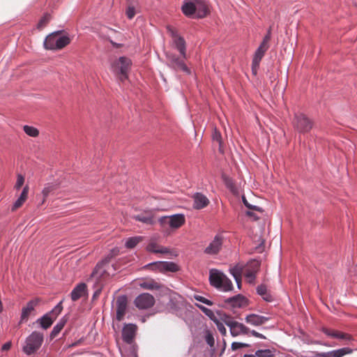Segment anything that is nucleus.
I'll return each mask as SVG.
<instances>
[{"instance_id": "1", "label": "nucleus", "mask_w": 357, "mask_h": 357, "mask_svg": "<svg viewBox=\"0 0 357 357\" xmlns=\"http://www.w3.org/2000/svg\"><path fill=\"white\" fill-rule=\"evenodd\" d=\"M181 10L186 17L192 19H202L209 13L208 5L204 0H184Z\"/></svg>"}, {"instance_id": "2", "label": "nucleus", "mask_w": 357, "mask_h": 357, "mask_svg": "<svg viewBox=\"0 0 357 357\" xmlns=\"http://www.w3.org/2000/svg\"><path fill=\"white\" fill-rule=\"evenodd\" d=\"M208 280L210 284L219 291L227 292L233 289L231 280L223 272L216 268L210 269Z\"/></svg>"}, {"instance_id": "3", "label": "nucleus", "mask_w": 357, "mask_h": 357, "mask_svg": "<svg viewBox=\"0 0 357 357\" xmlns=\"http://www.w3.org/2000/svg\"><path fill=\"white\" fill-rule=\"evenodd\" d=\"M144 268L149 269L162 274L176 273L180 270L179 266L174 261H156L147 264Z\"/></svg>"}, {"instance_id": "4", "label": "nucleus", "mask_w": 357, "mask_h": 357, "mask_svg": "<svg viewBox=\"0 0 357 357\" xmlns=\"http://www.w3.org/2000/svg\"><path fill=\"white\" fill-rule=\"evenodd\" d=\"M62 303L63 301H61L52 310L38 318L36 323L38 324L40 327L44 330L49 328L61 314L63 310Z\"/></svg>"}, {"instance_id": "5", "label": "nucleus", "mask_w": 357, "mask_h": 357, "mask_svg": "<svg viewBox=\"0 0 357 357\" xmlns=\"http://www.w3.org/2000/svg\"><path fill=\"white\" fill-rule=\"evenodd\" d=\"M294 129L300 134L308 133L313 128V121L302 112L294 114L292 121Z\"/></svg>"}, {"instance_id": "6", "label": "nucleus", "mask_w": 357, "mask_h": 357, "mask_svg": "<svg viewBox=\"0 0 357 357\" xmlns=\"http://www.w3.org/2000/svg\"><path fill=\"white\" fill-rule=\"evenodd\" d=\"M44 336L42 333L33 331L26 338V345L23 347V351L26 355H31L36 351L42 345Z\"/></svg>"}, {"instance_id": "7", "label": "nucleus", "mask_w": 357, "mask_h": 357, "mask_svg": "<svg viewBox=\"0 0 357 357\" xmlns=\"http://www.w3.org/2000/svg\"><path fill=\"white\" fill-rule=\"evenodd\" d=\"M131 66V59L122 56L112 63V67L114 73L120 75L121 76V79L123 81L128 78V74Z\"/></svg>"}, {"instance_id": "8", "label": "nucleus", "mask_w": 357, "mask_h": 357, "mask_svg": "<svg viewBox=\"0 0 357 357\" xmlns=\"http://www.w3.org/2000/svg\"><path fill=\"white\" fill-rule=\"evenodd\" d=\"M262 230L259 229L258 231L254 232L252 231V236L250 232L247 231V235H249L250 238L252 241V245H249V248L247 247V250H250L252 252H255L257 253H262L264 250L265 246V240L262 237Z\"/></svg>"}, {"instance_id": "9", "label": "nucleus", "mask_w": 357, "mask_h": 357, "mask_svg": "<svg viewBox=\"0 0 357 357\" xmlns=\"http://www.w3.org/2000/svg\"><path fill=\"white\" fill-rule=\"evenodd\" d=\"M261 267V260L253 258L247 261V284L255 285L257 274Z\"/></svg>"}, {"instance_id": "10", "label": "nucleus", "mask_w": 357, "mask_h": 357, "mask_svg": "<svg viewBox=\"0 0 357 357\" xmlns=\"http://www.w3.org/2000/svg\"><path fill=\"white\" fill-rule=\"evenodd\" d=\"M155 298L153 296L149 293H142L138 295L135 301L134 304L139 310H146L153 306Z\"/></svg>"}, {"instance_id": "11", "label": "nucleus", "mask_w": 357, "mask_h": 357, "mask_svg": "<svg viewBox=\"0 0 357 357\" xmlns=\"http://www.w3.org/2000/svg\"><path fill=\"white\" fill-rule=\"evenodd\" d=\"M225 324L229 328L230 333L232 336H237L240 334L245 333V326L242 323H238L236 321L232 320V319L224 314Z\"/></svg>"}, {"instance_id": "12", "label": "nucleus", "mask_w": 357, "mask_h": 357, "mask_svg": "<svg viewBox=\"0 0 357 357\" xmlns=\"http://www.w3.org/2000/svg\"><path fill=\"white\" fill-rule=\"evenodd\" d=\"M353 349L346 347L327 352H317L315 357H343L353 353Z\"/></svg>"}, {"instance_id": "13", "label": "nucleus", "mask_w": 357, "mask_h": 357, "mask_svg": "<svg viewBox=\"0 0 357 357\" xmlns=\"http://www.w3.org/2000/svg\"><path fill=\"white\" fill-rule=\"evenodd\" d=\"M112 257L113 255L111 253L99 261L94 267L91 274V277H96L98 279L101 278L107 271L105 269H103L102 267L108 264Z\"/></svg>"}, {"instance_id": "14", "label": "nucleus", "mask_w": 357, "mask_h": 357, "mask_svg": "<svg viewBox=\"0 0 357 357\" xmlns=\"http://www.w3.org/2000/svg\"><path fill=\"white\" fill-rule=\"evenodd\" d=\"M128 298L127 296L123 294L117 297L116 298V319L119 321H121L126 314L127 307Z\"/></svg>"}, {"instance_id": "15", "label": "nucleus", "mask_w": 357, "mask_h": 357, "mask_svg": "<svg viewBox=\"0 0 357 357\" xmlns=\"http://www.w3.org/2000/svg\"><path fill=\"white\" fill-rule=\"evenodd\" d=\"M137 326L135 324H126L122 329V339L127 344H131L135 335Z\"/></svg>"}, {"instance_id": "16", "label": "nucleus", "mask_w": 357, "mask_h": 357, "mask_svg": "<svg viewBox=\"0 0 357 357\" xmlns=\"http://www.w3.org/2000/svg\"><path fill=\"white\" fill-rule=\"evenodd\" d=\"M222 245V237L218 234L215 235L213 240L205 248L204 252L207 255L218 254Z\"/></svg>"}, {"instance_id": "17", "label": "nucleus", "mask_w": 357, "mask_h": 357, "mask_svg": "<svg viewBox=\"0 0 357 357\" xmlns=\"http://www.w3.org/2000/svg\"><path fill=\"white\" fill-rule=\"evenodd\" d=\"M40 300L38 298L30 300L22 309V313L20 316V321H23L27 319L31 312L34 310L35 307L38 305Z\"/></svg>"}, {"instance_id": "18", "label": "nucleus", "mask_w": 357, "mask_h": 357, "mask_svg": "<svg viewBox=\"0 0 357 357\" xmlns=\"http://www.w3.org/2000/svg\"><path fill=\"white\" fill-rule=\"evenodd\" d=\"M270 319V317L259 315L255 313L247 314V324L259 326L264 324Z\"/></svg>"}, {"instance_id": "19", "label": "nucleus", "mask_w": 357, "mask_h": 357, "mask_svg": "<svg viewBox=\"0 0 357 357\" xmlns=\"http://www.w3.org/2000/svg\"><path fill=\"white\" fill-rule=\"evenodd\" d=\"M184 59L183 57H178L176 61L172 62V63H167V66L175 71L181 70L187 75H190L192 73L191 70L185 65Z\"/></svg>"}, {"instance_id": "20", "label": "nucleus", "mask_w": 357, "mask_h": 357, "mask_svg": "<svg viewBox=\"0 0 357 357\" xmlns=\"http://www.w3.org/2000/svg\"><path fill=\"white\" fill-rule=\"evenodd\" d=\"M87 293V287L84 282L77 284L70 292V298L73 301H77Z\"/></svg>"}, {"instance_id": "21", "label": "nucleus", "mask_w": 357, "mask_h": 357, "mask_svg": "<svg viewBox=\"0 0 357 357\" xmlns=\"http://www.w3.org/2000/svg\"><path fill=\"white\" fill-rule=\"evenodd\" d=\"M185 222V218L183 213H175L169 215V227L171 229H178Z\"/></svg>"}, {"instance_id": "22", "label": "nucleus", "mask_w": 357, "mask_h": 357, "mask_svg": "<svg viewBox=\"0 0 357 357\" xmlns=\"http://www.w3.org/2000/svg\"><path fill=\"white\" fill-rule=\"evenodd\" d=\"M62 31H56L50 33L43 42L45 49L49 50H56V41L57 35L60 34Z\"/></svg>"}, {"instance_id": "23", "label": "nucleus", "mask_w": 357, "mask_h": 357, "mask_svg": "<svg viewBox=\"0 0 357 357\" xmlns=\"http://www.w3.org/2000/svg\"><path fill=\"white\" fill-rule=\"evenodd\" d=\"M209 204L208 198L201 192H196L194 196L193 208L195 209H202L205 208Z\"/></svg>"}, {"instance_id": "24", "label": "nucleus", "mask_w": 357, "mask_h": 357, "mask_svg": "<svg viewBox=\"0 0 357 357\" xmlns=\"http://www.w3.org/2000/svg\"><path fill=\"white\" fill-rule=\"evenodd\" d=\"M323 332L327 336L331 337H334V338H336L338 340H348V341H351L353 340V337L351 335L344 333L342 332H340L337 331H331L327 328H324Z\"/></svg>"}, {"instance_id": "25", "label": "nucleus", "mask_w": 357, "mask_h": 357, "mask_svg": "<svg viewBox=\"0 0 357 357\" xmlns=\"http://www.w3.org/2000/svg\"><path fill=\"white\" fill-rule=\"evenodd\" d=\"M139 287L149 290H159L160 291H167V289L164 285L160 284L153 280L150 281H144L139 283Z\"/></svg>"}, {"instance_id": "26", "label": "nucleus", "mask_w": 357, "mask_h": 357, "mask_svg": "<svg viewBox=\"0 0 357 357\" xmlns=\"http://www.w3.org/2000/svg\"><path fill=\"white\" fill-rule=\"evenodd\" d=\"M229 271L234 278L238 288L241 289L243 266L238 264H236L234 266L229 268Z\"/></svg>"}, {"instance_id": "27", "label": "nucleus", "mask_w": 357, "mask_h": 357, "mask_svg": "<svg viewBox=\"0 0 357 357\" xmlns=\"http://www.w3.org/2000/svg\"><path fill=\"white\" fill-rule=\"evenodd\" d=\"M256 293L261 296L262 299L266 302L271 303L273 301V296L267 292V287L264 284H261L256 287Z\"/></svg>"}, {"instance_id": "28", "label": "nucleus", "mask_w": 357, "mask_h": 357, "mask_svg": "<svg viewBox=\"0 0 357 357\" xmlns=\"http://www.w3.org/2000/svg\"><path fill=\"white\" fill-rule=\"evenodd\" d=\"M227 303L231 304L233 307H241L243 303H245V297L241 294H236L234 296L229 297L225 300Z\"/></svg>"}, {"instance_id": "29", "label": "nucleus", "mask_w": 357, "mask_h": 357, "mask_svg": "<svg viewBox=\"0 0 357 357\" xmlns=\"http://www.w3.org/2000/svg\"><path fill=\"white\" fill-rule=\"evenodd\" d=\"M68 321V318L66 315L62 317L59 321L56 323V324L53 327L50 334V340L54 339L63 329L64 326Z\"/></svg>"}, {"instance_id": "30", "label": "nucleus", "mask_w": 357, "mask_h": 357, "mask_svg": "<svg viewBox=\"0 0 357 357\" xmlns=\"http://www.w3.org/2000/svg\"><path fill=\"white\" fill-rule=\"evenodd\" d=\"M174 45L175 48L179 52L181 57L183 59L186 58V45L185 41L183 37L179 36L174 40Z\"/></svg>"}, {"instance_id": "31", "label": "nucleus", "mask_w": 357, "mask_h": 357, "mask_svg": "<svg viewBox=\"0 0 357 357\" xmlns=\"http://www.w3.org/2000/svg\"><path fill=\"white\" fill-rule=\"evenodd\" d=\"M28 192H29V186L25 185L21 193L20 197L17 198V199L13 203V205L12 206V211H15L19 207H20L23 203L25 202L28 197Z\"/></svg>"}, {"instance_id": "32", "label": "nucleus", "mask_w": 357, "mask_h": 357, "mask_svg": "<svg viewBox=\"0 0 357 357\" xmlns=\"http://www.w3.org/2000/svg\"><path fill=\"white\" fill-rule=\"evenodd\" d=\"M268 49V43L262 40L261 43L255 52L254 56L262 59Z\"/></svg>"}, {"instance_id": "33", "label": "nucleus", "mask_w": 357, "mask_h": 357, "mask_svg": "<svg viewBox=\"0 0 357 357\" xmlns=\"http://www.w3.org/2000/svg\"><path fill=\"white\" fill-rule=\"evenodd\" d=\"M70 39L68 36H59V35H57L56 41V50H61V49L63 48L67 45H68L70 43Z\"/></svg>"}, {"instance_id": "34", "label": "nucleus", "mask_w": 357, "mask_h": 357, "mask_svg": "<svg viewBox=\"0 0 357 357\" xmlns=\"http://www.w3.org/2000/svg\"><path fill=\"white\" fill-rule=\"evenodd\" d=\"M133 219L137 221L142 222L146 225H152L153 223V218L151 215H146L144 213H139L133 215Z\"/></svg>"}, {"instance_id": "35", "label": "nucleus", "mask_w": 357, "mask_h": 357, "mask_svg": "<svg viewBox=\"0 0 357 357\" xmlns=\"http://www.w3.org/2000/svg\"><path fill=\"white\" fill-rule=\"evenodd\" d=\"M141 240V236L129 237L125 243V246L129 249L134 248Z\"/></svg>"}, {"instance_id": "36", "label": "nucleus", "mask_w": 357, "mask_h": 357, "mask_svg": "<svg viewBox=\"0 0 357 357\" xmlns=\"http://www.w3.org/2000/svg\"><path fill=\"white\" fill-rule=\"evenodd\" d=\"M24 132L29 136L36 137L39 135V131L33 126L25 125L23 127Z\"/></svg>"}, {"instance_id": "37", "label": "nucleus", "mask_w": 357, "mask_h": 357, "mask_svg": "<svg viewBox=\"0 0 357 357\" xmlns=\"http://www.w3.org/2000/svg\"><path fill=\"white\" fill-rule=\"evenodd\" d=\"M54 189V186L52 184L47 183L44 188L42 190V195H43V200L41 201L40 204H43L45 202V199L49 196L51 192H52Z\"/></svg>"}, {"instance_id": "38", "label": "nucleus", "mask_w": 357, "mask_h": 357, "mask_svg": "<svg viewBox=\"0 0 357 357\" xmlns=\"http://www.w3.org/2000/svg\"><path fill=\"white\" fill-rule=\"evenodd\" d=\"M196 305L205 315L208 317L212 321H215V319H217L213 312L211 309L199 304H197Z\"/></svg>"}, {"instance_id": "39", "label": "nucleus", "mask_w": 357, "mask_h": 357, "mask_svg": "<svg viewBox=\"0 0 357 357\" xmlns=\"http://www.w3.org/2000/svg\"><path fill=\"white\" fill-rule=\"evenodd\" d=\"M261 59H262L258 58V57H256V56H254L252 57V65H251V70H252V73L254 75H257L258 69L259 68V65H260V62H261Z\"/></svg>"}, {"instance_id": "40", "label": "nucleus", "mask_w": 357, "mask_h": 357, "mask_svg": "<svg viewBox=\"0 0 357 357\" xmlns=\"http://www.w3.org/2000/svg\"><path fill=\"white\" fill-rule=\"evenodd\" d=\"M256 356L258 357H275L273 351L270 349H257Z\"/></svg>"}, {"instance_id": "41", "label": "nucleus", "mask_w": 357, "mask_h": 357, "mask_svg": "<svg viewBox=\"0 0 357 357\" xmlns=\"http://www.w3.org/2000/svg\"><path fill=\"white\" fill-rule=\"evenodd\" d=\"M51 20V15L49 13H45L44 15L40 18L39 20L37 28L38 29H43L46 24L50 21Z\"/></svg>"}, {"instance_id": "42", "label": "nucleus", "mask_w": 357, "mask_h": 357, "mask_svg": "<svg viewBox=\"0 0 357 357\" xmlns=\"http://www.w3.org/2000/svg\"><path fill=\"white\" fill-rule=\"evenodd\" d=\"M167 307L172 312H175L179 310L180 307L178 305V303L175 299L172 298H169V301L167 303Z\"/></svg>"}, {"instance_id": "43", "label": "nucleus", "mask_w": 357, "mask_h": 357, "mask_svg": "<svg viewBox=\"0 0 357 357\" xmlns=\"http://www.w3.org/2000/svg\"><path fill=\"white\" fill-rule=\"evenodd\" d=\"M251 337H255L256 338L265 340L266 337L261 333L253 330L250 329L247 326V340Z\"/></svg>"}, {"instance_id": "44", "label": "nucleus", "mask_w": 357, "mask_h": 357, "mask_svg": "<svg viewBox=\"0 0 357 357\" xmlns=\"http://www.w3.org/2000/svg\"><path fill=\"white\" fill-rule=\"evenodd\" d=\"M194 298L196 301H197L200 303H202L204 304H206L208 306H211L213 304V301H211V300L206 298L205 297L200 296V295H195Z\"/></svg>"}, {"instance_id": "45", "label": "nucleus", "mask_w": 357, "mask_h": 357, "mask_svg": "<svg viewBox=\"0 0 357 357\" xmlns=\"http://www.w3.org/2000/svg\"><path fill=\"white\" fill-rule=\"evenodd\" d=\"M24 182V177L22 174H19L17 176V181L14 186L15 189L19 190L21 187L23 185Z\"/></svg>"}, {"instance_id": "46", "label": "nucleus", "mask_w": 357, "mask_h": 357, "mask_svg": "<svg viewBox=\"0 0 357 357\" xmlns=\"http://www.w3.org/2000/svg\"><path fill=\"white\" fill-rule=\"evenodd\" d=\"M206 342L210 346L211 349H213L214 344H215V340L213 337V335L210 333L208 332L205 337Z\"/></svg>"}, {"instance_id": "47", "label": "nucleus", "mask_w": 357, "mask_h": 357, "mask_svg": "<svg viewBox=\"0 0 357 357\" xmlns=\"http://www.w3.org/2000/svg\"><path fill=\"white\" fill-rule=\"evenodd\" d=\"M247 210H250L252 211H257L260 213H263L264 212V208L257 205H253L247 202Z\"/></svg>"}, {"instance_id": "48", "label": "nucleus", "mask_w": 357, "mask_h": 357, "mask_svg": "<svg viewBox=\"0 0 357 357\" xmlns=\"http://www.w3.org/2000/svg\"><path fill=\"white\" fill-rule=\"evenodd\" d=\"M169 215L162 216L158 220L159 223L163 228L169 227Z\"/></svg>"}, {"instance_id": "49", "label": "nucleus", "mask_w": 357, "mask_h": 357, "mask_svg": "<svg viewBox=\"0 0 357 357\" xmlns=\"http://www.w3.org/2000/svg\"><path fill=\"white\" fill-rule=\"evenodd\" d=\"M213 321L215 323L219 332L223 335H226L227 330H226V328L225 327L224 324L222 323H221L220 321H218L217 319H215V321Z\"/></svg>"}, {"instance_id": "50", "label": "nucleus", "mask_w": 357, "mask_h": 357, "mask_svg": "<svg viewBox=\"0 0 357 357\" xmlns=\"http://www.w3.org/2000/svg\"><path fill=\"white\" fill-rule=\"evenodd\" d=\"M212 139L214 142H218L220 146H221V144H222L221 133L218 130H217L216 128H215V130L212 134Z\"/></svg>"}, {"instance_id": "51", "label": "nucleus", "mask_w": 357, "mask_h": 357, "mask_svg": "<svg viewBox=\"0 0 357 357\" xmlns=\"http://www.w3.org/2000/svg\"><path fill=\"white\" fill-rule=\"evenodd\" d=\"M178 57L179 56L178 55H176V54H174V53L167 52L166 53V58L167 59V63H172V62L176 61V60Z\"/></svg>"}, {"instance_id": "52", "label": "nucleus", "mask_w": 357, "mask_h": 357, "mask_svg": "<svg viewBox=\"0 0 357 357\" xmlns=\"http://www.w3.org/2000/svg\"><path fill=\"white\" fill-rule=\"evenodd\" d=\"M126 15L129 20H132L135 15V8L134 6H128L126 10Z\"/></svg>"}, {"instance_id": "53", "label": "nucleus", "mask_w": 357, "mask_h": 357, "mask_svg": "<svg viewBox=\"0 0 357 357\" xmlns=\"http://www.w3.org/2000/svg\"><path fill=\"white\" fill-rule=\"evenodd\" d=\"M222 177H223L225 184L227 188L229 190L233 188L234 185L235 184L234 183L233 180L226 176H223Z\"/></svg>"}, {"instance_id": "54", "label": "nucleus", "mask_w": 357, "mask_h": 357, "mask_svg": "<svg viewBox=\"0 0 357 357\" xmlns=\"http://www.w3.org/2000/svg\"><path fill=\"white\" fill-rule=\"evenodd\" d=\"M167 32L169 33V34L174 39H176V38H177V37L180 36H178V31L169 25L167 26Z\"/></svg>"}, {"instance_id": "55", "label": "nucleus", "mask_w": 357, "mask_h": 357, "mask_svg": "<svg viewBox=\"0 0 357 357\" xmlns=\"http://www.w3.org/2000/svg\"><path fill=\"white\" fill-rule=\"evenodd\" d=\"M146 250L149 252H152V253H157V250L158 248H157V244L154 242H151L150 243H149L146 246Z\"/></svg>"}, {"instance_id": "56", "label": "nucleus", "mask_w": 357, "mask_h": 357, "mask_svg": "<svg viewBox=\"0 0 357 357\" xmlns=\"http://www.w3.org/2000/svg\"><path fill=\"white\" fill-rule=\"evenodd\" d=\"M256 211H252L250 210H247V218H250L254 221L258 220L259 219V216L256 214Z\"/></svg>"}, {"instance_id": "57", "label": "nucleus", "mask_w": 357, "mask_h": 357, "mask_svg": "<svg viewBox=\"0 0 357 357\" xmlns=\"http://www.w3.org/2000/svg\"><path fill=\"white\" fill-rule=\"evenodd\" d=\"M231 347L232 350H237L238 349L245 347V342H232Z\"/></svg>"}, {"instance_id": "58", "label": "nucleus", "mask_w": 357, "mask_h": 357, "mask_svg": "<svg viewBox=\"0 0 357 357\" xmlns=\"http://www.w3.org/2000/svg\"><path fill=\"white\" fill-rule=\"evenodd\" d=\"M156 252V254H172L169 248L162 246L158 248Z\"/></svg>"}, {"instance_id": "59", "label": "nucleus", "mask_w": 357, "mask_h": 357, "mask_svg": "<svg viewBox=\"0 0 357 357\" xmlns=\"http://www.w3.org/2000/svg\"><path fill=\"white\" fill-rule=\"evenodd\" d=\"M229 190L234 196L238 198L240 195V190L235 184L231 189H229Z\"/></svg>"}, {"instance_id": "60", "label": "nucleus", "mask_w": 357, "mask_h": 357, "mask_svg": "<svg viewBox=\"0 0 357 357\" xmlns=\"http://www.w3.org/2000/svg\"><path fill=\"white\" fill-rule=\"evenodd\" d=\"M11 346H12V343H11L10 341L6 342V343H4L2 345L1 350L2 351H7V350L10 349Z\"/></svg>"}, {"instance_id": "61", "label": "nucleus", "mask_w": 357, "mask_h": 357, "mask_svg": "<svg viewBox=\"0 0 357 357\" xmlns=\"http://www.w3.org/2000/svg\"><path fill=\"white\" fill-rule=\"evenodd\" d=\"M271 30L269 29L267 33L263 38V40L266 41V43H268V41L271 40Z\"/></svg>"}, {"instance_id": "62", "label": "nucleus", "mask_w": 357, "mask_h": 357, "mask_svg": "<svg viewBox=\"0 0 357 357\" xmlns=\"http://www.w3.org/2000/svg\"><path fill=\"white\" fill-rule=\"evenodd\" d=\"M102 291L101 288L97 289L92 296V300H95L96 298L99 296Z\"/></svg>"}, {"instance_id": "63", "label": "nucleus", "mask_w": 357, "mask_h": 357, "mask_svg": "<svg viewBox=\"0 0 357 357\" xmlns=\"http://www.w3.org/2000/svg\"><path fill=\"white\" fill-rule=\"evenodd\" d=\"M110 43L112 44V45L114 47H116V48H119V47H122V45H123L121 43H118L114 42L112 40H110Z\"/></svg>"}, {"instance_id": "64", "label": "nucleus", "mask_w": 357, "mask_h": 357, "mask_svg": "<svg viewBox=\"0 0 357 357\" xmlns=\"http://www.w3.org/2000/svg\"><path fill=\"white\" fill-rule=\"evenodd\" d=\"M81 341H82V340L80 339V340H79L78 341H77V342H75L72 343L69 347H76V346H77L78 344H80Z\"/></svg>"}]
</instances>
